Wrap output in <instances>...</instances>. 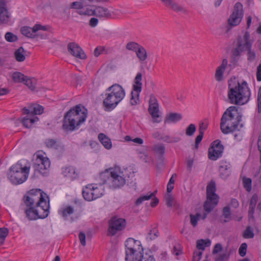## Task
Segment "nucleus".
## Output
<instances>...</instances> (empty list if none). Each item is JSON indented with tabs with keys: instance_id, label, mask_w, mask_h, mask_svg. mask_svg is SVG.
Listing matches in <instances>:
<instances>
[{
	"instance_id": "obj_58",
	"label": "nucleus",
	"mask_w": 261,
	"mask_h": 261,
	"mask_svg": "<svg viewBox=\"0 0 261 261\" xmlns=\"http://www.w3.org/2000/svg\"><path fill=\"white\" fill-rule=\"evenodd\" d=\"M9 230L7 228H0V238L5 239L8 234Z\"/></svg>"
},
{
	"instance_id": "obj_20",
	"label": "nucleus",
	"mask_w": 261,
	"mask_h": 261,
	"mask_svg": "<svg viewBox=\"0 0 261 261\" xmlns=\"http://www.w3.org/2000/svg\"><path fill=\"white\" fill-rule=\"evenodd\" d=\"M10 15L5 0H0V22L7 23L9 21Z\"/></svg>"
},
{
	"instance_id": "obj_51",
	"label": "nucleus",
	"mask_w": 261,
	"mask_h": 261,
	"mask_svg": "<svg viewBox=\"0 0 261 261\" xmlns=\"http://www.w3.org/2000/svg\"><path fill=\"white\" fill-rule=\"evenodd\" d=\"M257 111L258 113H261V86L259 88L257 93Z\"/></svg>"
},
{
	"instance_id": "obj_42",
	"label": "nucleus",
	"mask_w": 261,
	"mask_h": 261,
	"mask_svg": "<svg viewBox=\"0 0 261 261\" xmlns=\"http://www.w3.org/2000/svg\"><path fill=\"white\" fill-rule=\"evenodd\" d=\"M253 229L250 226H247L243 233V237L245 239H252L254 237Z\"/></svg>"
},
{
	"instance_id": "obj_12",
	"label": "nucleus",
	"mask_w": 261,
	"mask_h": 261,
	"mask_svg": "<svg viewBox=\"0 0 261 261\" xmlns=\"http://www.w3.org/2000/svg\"><path fill=\"white\" fill-rule=\"evenodd\" d=\"M253 41L250 39V34L246 32L243 37H240L238 40L237 47L233 50L234 56H239L241 53L252 47Z\"/></svg>"
},
{
	"instance_id": "obj_18",
	"label": "nucleus",
	"mask_w": 261,
	"mask_h": 261,
	"mask_svg": "<svg viewBox=\"0 0 261 261\" xmlns=\"http://www.w3.org/2000/svg\"><path fill=\"white\" fill-rule=\"evenodd\" d=\"M68 52L73 56L80 59H85L86 55L82 48L76 43L71 42L67 45Z\"/></svg>"
},
{
	"instance_id": "obj_32",
	"label": "nucleus",
	"mask_w": 261,
	"mask_h": 261,
	"mask_svg": "<svg viewBox=\"0 0 261 261\" xmlns=\"http://www.w3.org/2000/svg\"><path fill=\"white\" fill-rule=\"evenodd\" d=\"M136 56L139 60L141 62H143L147 58V54L145 48L141 46L139 49L136 52Z\"/></svg>"
},
{
	"instance_id": "obj_52",
	"label": "nucleus",
	"mask_w": 261,
	"mask_h": 261,
	"mask_svg": "<svg viewBox=\"0 0 261 261\" xmlns=\"http://www.w3.org/2000/svg\"><path fill=\"white\" fill-rule=\"evenodd\" d=\"M247 60L249 62H253L254 61L255 57H256V54L254 52V51L251 50V48H250L249 49H248L247 50Z\"/></svg>"
},
{
	"instance_id": "obj_25",
	"label": "nucleus",
	"mask_w": 261,
	"mask_h": 261,
	"mask_svg": "<svg viewBox=\"0 0 261 261\" xmlns=\"http://www.w3.org/2000/svg\"><path fill=\"white\" fill-rule=\"evenodd\" d=\"M45 146L49 148L62 150L64 149V145L60 142L53 139H47L44 142Z\"/></svg>"
},
{
	"instance_id": "obj_13",
	"label": "nucleus",
	"mask_w": 261,
	"mask_h": 261,
	"mask_svg": "<svg viewBox=\"0 0 261 261\" xmlns=\"http://www.w3.org/2000/svg\"><path fill=\"white\" fill-rule=\"evenodd\" d=\"M142 73L139 72L137 74L134 79L133 88L131 92V98L130 100V103L132 106L137 105L139 101V94L142 90Z\"/></svg>"
},
{
	"instance_id": "obj_35",
	"label": "nucleus",
	"mask_w": 261,
	"mask_h": 261,
	"mask_svg": "<svg viewBox=\"0 0 261 261\" xmlns=\"http://www.w3.org/2000/svg\"><path fill=\"white\" fill-rule=\"evenodd\" d=\"M211 241L208 239L207 240H200L197 241L196 247L198 249L204 250L206 247H208L211 245Z\"/></svg>"
},
{
	"instance_id": "obj_44",
	"label": "nucleus",
	"mask_w": 261,
	"mask_h": 261,
	"mask_svg": "<svg viewBox=\"0 0 261 261\" xmlns=\"http://www.w3.org/2000/svg\"><path fill=\"white\" fill-rule=\"evenodd\" d=\"M244 188L247 192H250L252 189V180L250 178L244 177L243 179Z\"/></svg>"
},
{
	"instance_id": "obj_19",
	"label": "nucleus",
	"mask_w": 261,
	"mask_h": 261,
	"mask_svg": "<svg viewBox=\"0 0 261 261\" xmlns=\"http://www.w3.org/2000/svg\"><path fill=\"white\" fill-rule=\"evenodd\" d=\"M62 174L64 177L71 181L76 179L79 176V173L76 168L73 166H68L62 168Z\"/></svg>"
},
{
	"instance_id": "obj_22",
	"label": "nucleus",
	"mask_w": 261,
	"mask_h": 261,
	"mask_svg": "<svg viewBox=\"0 0 261 261\" xmlns=\"http://www.w3.org/2000/svg\"><path fill=\"white\" fill-rule=\"evenodd\" d=\"M43 107L40 105H32L28 109L24 108L23 111L24 114L35 116L36 115L41 114L43 112Z\"/></svg>"
},
{
	"instance_id": "obj_27",
	"label": "nucleus",
	"mask_w": 261,
	"mask_h": 261,
	"mask_svg": "<svg viewBox=\"0 0 261 261\" xmlns=\"http://www.w3.org/2000/svg\"><path fill=\"white\" fill-rule=\"evenodd\" d=\"M163 4L167 7L176 11L179 12L183 10V8L173 0H161Z\"/></svg>"
},
{
	"instance_id": "obj_50",
	"label": "nucleus",
	"mask_w": 261,
	"mask_h": 261,
	"mask_svg": "<svg viewBox=\"0 0 261 261\" xmlns=\"http://www.w3.org/2000/svg\"><path fill=\"white\" fill-rule=\"evenodd\" d=\"M247 245L246 243H242L239 249V253L241 256L244 257L246 254Z\"/></svg>"
},
{
	"instance_id": "obj_64",
	"label": "nucleus",
	"mask_w": 261,
	"mask_h": 261,
	"mask_svg": "<svg viewBox=\"0 0 261 261\" xmlns=\"http://www.w3.org/2000/svg\"><path fill=\"white\" fill-rule=\"evenodd\" d=\"M222 249V247L221 245L220 244H217L215 245V246L213 250V254L217 253L219 251H221Z\"/></svg>"
},
{
	"instance_id": "obj_57",
	"label": "nucleus",
	"mask_w": 261,
	"mask_h": 261,
	"mask_svg": "<svg viewBox=\"0 0 261 261\" xmlns=\"http://www.w3.org/2000/svg\"><path fill=\"white\" fill-rule=\"evenodd\" d=\"M228 258V255L226 253H222L218 255L215 261H226Z\"/></svg>"
},
{
	"instance_id": "obj_61",
	"label": "nucleus",
	"mask_w": 261,
	"mask_h": 261,
	"mask_svg": "<svg viewBox=\"0 0 261 261\" xmlns=\"http://www.w3.org/2000/svg\"><path fill=\"white\" fill-rule=\"evenodd\" d=\"M202 252L201 251H195L194 253L193 261H199L202 255Z\"/></svg>"
},
{
	"instance_id": "obj_39",
	"label": "nucleus",
	"mask_w": 261,
	"mask_h": 261,
	"mask_svg": "<svg viewBox=\"0 0 261 261\" xmlns=\"http://www.w3.org/2000/svg\"><path fill=\"white\" fill-rule=\"evenodd\" d=\"M23 83L27 86L31 90H34L36 87V80L35 79H31L26 76Z\"/></svg>"
},
{
	"instance_id": "obj_36",
	"label": "nucleus",
	"mask_w": 261,
	"mask_h": 261,
	"mask_svg": "<svg viewBox=\"0 0 261 261\" xmlns=\"http://www.w3.org/2000/svg\"><path fill=\"white\" fill-rule=\"evenodd\" d=\"M154 196V192H149L146 195L141 196L139 197L136 201V205H140L146 200H149Z\"/></svg>"
},
{
	"instance_id": "obj_49",
	"label": "nucleus",
	"mask_w": 261,
	"mask_h": 261,
	"mask_svg": "<svg viewBox=\"0 0 261 261\" xmlns=\"http://www.w3.org/2000/svg\"><path fill=\"white\" fill-rule=\"evenodd\" d=\"M196 129V126L194 124H190L186 129V134L188 136L194 135Z\"/></svg>"
},
{
	"instance_id": "obj_7",
	"label": "nucleus",
	"mask_w": 261,
	"mask_h": 261,
	"mask_svg": "<svg viewBox=\"0 0 261 261\" xmlns=\"http://www.w3.org/2000/svg\"><path fill=\"white\" fill-rule=\"evenodd\" d=\"M30 168V167L23 166L18 162L10 168L8 173V178L15 185L21 184L27 179Z\"/></svg>"
},
{
	"instance_id": "obj_8",
	"label": "nucleus",
	"mask_w": 261,
	"mask_h": 261,
	"mask_svg": "<svg viewBox=\"0 0 261 261\" xmlns=\"http://www.w3.org/2000/svg\"><path fill=\"white\" fill-rule=\"evenodd\" d=\"M216 187L215 183L211 182L206 187L207 199L204 204V209L207 213L211 212L217 205L219 196L216 194Z\"/></svg>"
},
{
	"instance_id": "obj_56",
	"label": "nucleus",
	"mask_w": 261,
	"mask_h": 261,
	"mask_svg": "<svg viewBox=\"0 0 261 261\" xmlns=\"http://www.w3.org/2000/svg\"><path fill=\"white\" fill-rule=\"evenodd\" d=\"M166 204L168 207H171L173 205V198L171 194H168L165 197Z\"/></svg>"
},
{
	"instance_id": "obj_53",
	"label": "nucleus",
	"mask_w": 261,
	"mask_h": 261,
	"mask_svg": "<svg viewBox=\"0 0 261 261\" xmlns=\"http://www.w3.org/2000/svg\"><path fill=\"white\" fill-rule=\"evenodd\" d=\"M208 123L207 121L201 122L199 126V133L204 134L205 130L207 128Z\"/></svg>"
},
{
	"instance_id": "obj_14",
	"label": "nucleus",
	"mask_w": 261,
	"mask_h": 261,
	"mask_svg": "<svg viewBox=\"0 0 261 261\" xmlns=\"http://www.w3.org/2000/svg\"><path fill=\"white\" fill-rule=\"evenodd\" d=\"M243 14L242 4L239 2L237 3L234 6L232 13L228 19L229 24L232 26L238 25L242 20Z\"/></svg>"
},
{
	"instance_id": "obj_55",
	"label": "nucleus",
	"mask_w": 261,
	"mask_h": 261,
	"mask_svg": "<svg viewBox=\"0 0 261 261\" xmlns=\"http://www.w3.org/2000/svg\"><path fill=\"white\" fill-rule=\"evenodd\" d=\"M83 4L80 2H74L70 5V8L75 9L77 10H81L83 8Z\"/></svg>"
},
{
	"instance_id": "obj_31",
	"label": "nucleus",
	"mask_w": 261,
	"mask_h": 261,
	"mask_svg": "<svg viewBox=\"0 0 261 261\" xmlns=\"http://www.w3.org/2000/svg\"><path fill=\"white\" fill-rule=\"evenodd\" d=\"M113 168L106 169L99 174V178L101 180L102 184L107 183L109 185V178L111 175V171Z\"/></svg>"
},
{
	"instance_id": "obj_15",
	"label": "nucleus",
	"mask_w": 261,
	"mask_h": 261,
	"mask_svg": "<svg viewBox=\"0 0 261 261\" xmlns=\"http://www.w3.org/2000/svg\"><path fill=\"white\" fill-rule=\"evenodd\" d=\"M224 147L219 140L214 141L208 149V158L212 161H216L221 157Z\"/></svg>"
},
{
	"instance_id": "obj_34",
	"label": "nucleus",
	"mask_w": 261,
	"mask_h": 261,
	"mask_svg": "<svg viewBox=\"0 0 261 261\" xmlns=\"http://www.w3.org/2000/svg\"><path fill=\"white\" fill-rule=\"evenodd\" d=\"M27 76L20 72H15L12 74V79L15 83H23Z\"/></svg>"
},
{
	"instance_id": "obj_40",
	"label": "nucleus",
	"mask_w": 261,
	"mask_h": 261,
	"mask_svg": "<svg viewBox=\"0 0 261 261\" xmlns=\"http://www.w3.org/2000/svg\"><path fill=\"white\" fill-rule=\"evenodd\" d=\"M91 189L93 191L94 200L100 197L102 195L101 190L98 188L96 184H91Z\"/></svg>"
},
{
	"instance_id": "obj_60",
	"label": "nucleus",
	"mask_w": 261,
	"mask_h": 261,
	"mask_svg": "<svg viewBox=\"0 0 261 261\" xmlns=\"http://www.w3.org/2000/svg\"><path fill=\"white\" fill-rule=\"evenodd\" d=\"M79 239L80 240V242H81V244L83 246H85L86 244L85 234L83 232H81L79 233Z\"/></svg>"
},
{
	"instance_id": "obj_37",
	"label": "nucleus",
	"mask_w": 261,
	"mask_h": 261,
	"mask_svg": "<svg viewBox=\"0 0 261 261\" xmlns=\"http://www.w3.org/2000/svg\"><path fill=\"white\" fill-rule=\"evenodd\" d=\"M182 118L181 115L178 113H171L166 118V121L176 122Z\"/></svg>"
},
{
	"instance_id": "obj_11",
	"label": "nucleus",
	"mask_w": 261,
	"mask_h": 261,
	"mask_svg": "<svg viewBox=\"0 0 261 261\" xmlns=\"http://www.w3.org/2000/svg\"><path fill=\"white\" fill-rule=\"evenodd\" d=\"M126 221L124 219L117 216L112 217L109 221L108 235L113 236L120 231L123 230L126 226Z\"/></svg>"
},
{
	"instance_id": "obj_45",
	"label": "nucleus",
	"mask_w": 261,
	"mask_h": 261,
	"mask_svg": "<svg viewBox=\"0 0 261 261\" xmlns=\"http://www.w3.org/2000/svg\"><path fill=\"white\" fill-rule=\"evenodd\" d=\"M223 216L225 218L224 222H229L231 220V213L230 208L228 206H225L223 208Z\"/></svg>"
},
{
	"instance_id": "obj_17",
	"label": "nucleus",
	"mask_w": 261,
	"mask_h": 261,
	"mask_svg": "<svg viewBox=\"0 0 261 261\" xmlns=\"http://www.w3.org/2000/svg\"><path fill=\"white\" fill-rule=\"evenodd\" d=\"M47 26H43L40 24H36L33 28L24 26L21 28V34L28 38H33L36 36L35 33L39 30L46 31Z\"/></svg>"
},
{
	"instance_id": "obj_30",
	"label": "nucleus",
	"mask_w": 261,
	"mask_h": 261,
	"mask_svg": "<svg viewBox=\"0 0 261 261\" xmlns=\"http://www.w3.org/2000/svg\"><path fill=\"white\" fill-rule=\"evenodd\" d=\"M25 51L22 47H19L14 53V56L16 60L18 62H23L25 59Z\"/></svg>"
},
{
	"instance_id": "obj_9",
	"label": "nucleus",
	"mask_w": 261,
	"mask_h": 261,
	"mask_svg": "<svg viewBox=\"0 0 261 261\" xmlns=\"http://www.w3.org/2000/svg\"><path fill=\"white\" fill-rule=\"evenodd\" d=\"M50 167V161L44 153L37 152L36 158L33 165L35 173H39L44 175L47 170Z\"/></svg>"
},
{
	"instance_id": "obj_24",
	"label": "nucleus",
	"mask_w": 261,
	"mask_h": 261,
	"mask_svg": "<svg viewBox=\"0 0 261 261\" xmlns=\"http://www.w3.org/2000/svg\"><path fill=\"white\" fill-rule=\"evenodd\" d=\"M231 166L229 163L222 162L220 166V175L224 179H226L231 174Z\"/></svg>"
},
{
	"instance_id": "obj_3",
	"label": "nucleus",
	"mask_w": 261,
	"mask_h": 261,
	"mask_svg": "<svg viewBox=\"0 0 261 261\" xmlns=\"http://www.w3.org/2000/svg\"><path fill=\"white\" fill-rule=\"evenodd\" d=\"M87 117V109L83 106L77 105L65 114L63 128L65 130L73 131L86 120Z\"/></svg>"
},
{
	"instance_id": "obj_4",
	"label": "nucleus",
	"mask_w": 261,
	"mask_h": 261,
	"mask_svg": "<svg viewBox=\"0 0 261 261\" xmlns=\"http://www.w3.org/2000/svg\"><path fill=\"white\" fill-rule=\"evenodd\" d=\"M125 96L123 87L118 84H114L106 90L103 105L109 110L114 109L122 100Z\"/></svg>"
},
{
	"instance_id": "obj_38",
	"label": "nucleus",
	"mask_w": 261,
	"mask_h": 261,
	"mask_svg": "<svg viewBox=\"0 0 261 261\" xmlns=\"http://www.w3.org/2000/svg\"><path fill=\"white\" fill-rule=\"evenodd\" d=\"M74 212V208L71 206H67L63 208L60 211V214L65 219H66L68 216L70 215Z\"/></svg>"
},
{
	"instance_id": "obj_62",
	"label": "nucleus",
	"mask_w": 261,
	"mask_h": 261,
	"mask_svg": "<svg viewBox=\"0 0 261 261\" xmlns=\"http://www.w3.org/2000/svg\"><path fill=\"white\" fill-rule=\"evenodd\" d=\"M98 23V20L97 18L95 17L91 18L89 20V25L91 27H95Z\"/></svg>"
},
{
	"instance_id": "obj_43",
	"label": "nucleus",
	"mask_w": 261,
	"mask_h": 261,
	"mask_svg": "<svg viewBox=\"0 0 261 261\" xmlns=\"http://www.w3.org/2000/svg\"><path fill=\"white\" fill-rule=\"evenodd\" d=\"M141 45L135 42H129L126 45V48L129 50L134 51L135 53L139 49Z\"/></svg>"
},
{
	"instance_id": "obj_10",
	"label": "nucleus",
	"mask_w": 261,
	"mask_h": 261,
	"mask_svg": "<svg viewBox=\"0 0 261 261\" xmlns=\"http://www.w3.org/2000/svg\"><path fill=\"white\" fill-rule=\"evenodd\" d=\"M111 175L109 178V186L112 189L123 187L126 182L123 173L119 168H113Z\"/></svg>"
},
{
	"instance_id": "obj_23",
	"label": "nucleus",
	"mask_w": 261,
	"mask_h": 261,
	"mask_svg": "<svg viewBox=\"0 0 261 261\" xmlns=\"http://www.w3.org/2000/svg\"><path fill=\"white\" fill-rule=\"evenodd\" d=\"M227 63V60L226 59H224L221 65L216 68L215 78L217 81L220 82L223 80V75Z\"/></svg>"
},
{
	"instance_id": "obj_2",
	"label": "nucleus",
	"mask_w": 261,
	"mask_h": 261,
	"mask_svg": "<svg viewBox=\"0 0 261 261\" xmlns=\"http://www.w3.org/2000/svg\"><path fill=\"white\" fill-rule=\"evenodd\" d=\"M227 96L229 102L236 105H244L250 99L251 91L247 82L231 78L228 81Z\"/></svg>"
},
{
	"instance_id": "obj_21",
	"label": "nucleus",
	"mask_w": 261,
	"mask_h": 261,
	"mask_svg": "<svg viewBox=\"0 0 261 261\" xmlns=\"http://www.w3.org/2000/svg\"><path fill=\"white\" fill-rule=\"evenodd\" d=\"M93 16L100 18L109 19L112 17L110 11L106 8L98 6L93 10Z\"/></svg>"
},
{
	"instance_id": "obj_16",
	"label": "nucleus",
	"mask_w": 261,
	"mask_h": 261,
	"mask_svg": "<svg viewBox=\"0 0 261 261\" xmlns=\"http://www.w3.org/2000/svg\"><path fill=\"white\" fill-rule=\"evenodd\" d=\"M148 112L153 118V122H159L157 119L159 117V106L158 100L154 94L149 96Z\"/></svg>"
},
{
	"instance_id": "obj_26",
	"label": "nucleus",
	"mask_w": 261,
	"mask_h": 261,
	"mask_svg": "<svg viewBox=\"0 0 261 261\" xmlns=\"http://www.w3.org/2000/svg\"><path fill=\"white\" fill-rule=\"evenodd\" d=\"M258 197L257 194H254L252 195L249 202V207L248 211V216L249 218L253 217V214L256 207Z\"/></svg>"
},
{
	"instance_id": "obj_47",
	"label": "nucleus",
	"mask_w": 261,
	"mask_h": 261,
	"mask_svg": "<svg viewBox=\"0 0 261 261\" xmlns=\"http://www.w3.org/2000/svg\"><path fill=\"white\" fill-rule=\"evenodd\" d=\"M200 216V214H196L195 215L191 214L190 215V222L193 227H195L197 225L198 221L199 220Z\"/></svg>"
},
{
	"instance_id": "obj_54",
	"label": "nucleus",
	"mask_w": 261,
	"mask_h": 261,
	"mask_svg": "<svg viewBox=\"0 0 261 261\" xmlns=\"http://www.w3.org/2000/svg\"><path fill=\"white\" fill-rule=\"evenodd\" d=\"M5 39L9 42H14L17 39V37L12 33L8 32L5 35Z\"/></svg>"
},
{
	"instance_id": "obj_6",
	"label": "nucleus",
	"mask_w": 261,
	"mask_h": 261,
	"mask_svg": "<svg viewBox=\"0 0 261 261\" xmlns=\"http://www.w3.org/2000/svg\"><path fill=\"white\" fill-rule=\"evenodd\" d=\"M125 261H142L143 249L139 241L128 238L125 242Z\"/></svg>"
},
{
	"instance_id": "obj_59",
	"label": "nucleus",
	"mask_w": 261,
	"mask_h": 261,
	"mask_svg": "<svg viewBox=\"0 0 261 261\" xmlns=\"http://www.w3.org/2000/svg\"><path fill=\"white\" fill-rule=\"evenodd\" d=\"M203 135L204 134L199 133V135L196 137V138L195 139V148L196 149H197L198 148L199 144L201 141V140L203 138Z\"/></svg>"
},
{
	"instance_id": "obj_41",
	"label": "nucleus",
	"mask_w": 261,
	"mask_h": 261,
	"mask_svg": "<svg viewBox=\"0 0 261 261\" xmlns=\"http://www.w3.org/2000/svg\"><path fill=\"white\" fill-rule=\"evenodd\" d=\"M76 12L80 15L90 16H93V10L89 8H84L83 6L82 9L77 10Z\"/></svg>"
},
{
	"instance_id": "obj_5",
	"label": "nucleus",
	"mask_w": 261,
	"mask_h": 261,
	"mask_svg": "<svg viewBox=\"0 0 261 261\" xmlns=\"http://www.w3.org/2000/svg\"><path fill=\"white\" fill-rule=\"evenodd\" d=\"M238 108L235 106L229 107L223 113L221 119L220 127L224 134L239 130L240 120L234 118L233 112L237 113Z\"/></svg>"
},
{
	"instance_id": "obj_63",
	"label": "nucleus",
	"mask_w": 261,
	"mask_h": 261,
	"mask_svg": "<svg viewBox=\"0 0 261 261\" xmlns=\"http://www.w3.org/2000/svg\"><path fill=\"white\" fill-rule=\"evenodd\" d=\"M256 79L257 81H261V63L257 67Z\"/></svg>"
},
{
	"instance_id": "obj_1",
	"label": "nucleus",
	"mask_w": 261,
	"mask_h": 261,
	"mask_svg": "<svg viewBox=\"0 0 261 261\" xmlns=\"http://www.w3.org/2000/svg\"><path fill=\"white\" fill-rule=\"evenodd\" d=\"M20 207L29 220L45 218L49 213L48 197L40 189L32 190L23 197Z\"/></svg>"
},
{
	"instance_id": "obj_28",
	"label": "nucleus",
	"mask_w": 261,
	"mask_h": 261,
	"mask_svg": "<svg viewBox=\"0 0 261 261\" xmlns=\"http://www.w3.org/2000/svg\"><path fill=\"white\" fill-rule=\"evenodd\" d=\"M91 185H88L85 186L82 191L83 196L84 198L89 201L94 200L93 191L91 189Z\"/></svg>"
},
{
	"instance_id": "obj_46",
	"label": "nucleus",
	"mask_w": 261,
	"mask_h": 261,
	"mask_svg": "<svg viewBox=\"0 0 261 261\" xmlns=\"http://www.w3.org/2000/svg\"><path fill=\"white\" fill-rule=\"evenodd\" d=\"M108 50L106 49V47L99 46H97L94 51V55L95 57H98L99 55L107 54Z\"/></svg>"
},
{
	"instance_id": "obj_33",
	"label": "nucleus",
	"mask_w": 261,
	"mask_h": 261,
	"mask_svg": "<svg viewBox=\"0 0 261 261\" xmlns=\"http://www.w3.org/2000/svg\"><path fill=\"white\" fill-rule=\"evenodd\" d=\"M38 120V118L37 116H33V117L29 118V116H27L23 119L22 122L24 126L29 128Z\"/></svg>"
},
{
	"instance_id": "obj_29",
	"label": "nucleus",
	"mask_w": 261,
	"mask_h": 261,
	"mask_svg": "<svg viewBox=\"0 0 261 261\" xmlns=\"http://www.w3.org/2000/svg\"><path fill=\"white\" fill-rule=\"evenodd\" d=\"M98 138L101 143L104 147L107 149H110L112 147L111 139H109L106 135L103 133H100L98 135Z\"/></svg>"
},
{
	"instance_id": "obj_48",
	"label": "nucleus",
	"mask_w": 261,
	"mask_h": 261,
	"mask_svg": "<svg viewBox=\"0 0 261 261\" xmlns=\"http://www.w3.org/2000/svg\"><path fill=\"white\" fill-rule=\"evenodd\" d=\"M159 231L156 228L151 229L148 234L147 238L151 240H154L158 237Z\"/></svg>"
}]
</instances>
